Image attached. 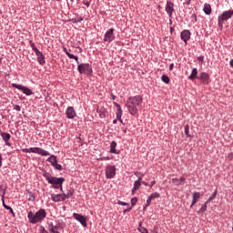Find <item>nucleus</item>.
<instances>
[{"instance_id": "nucleus-1", "label": "nucleus", "mask_w": 233, "mask_h": 233, "mask_svg": "<svg viewBox=\"0 0 233 233\" xmlns=\"http://www.w3.org/2000/svg\"><path fill=\"white\" fill-rule=\"evenodd\" d=\"M143 103L141 96H129L126 102V106L131 116L137 115V106Z\"/></svg>"}, {"instance_id": "nucleus-2", "label": "nucleus", "mask_w": 233, "mask_h": 233, "mask_svg": "<svg viewBox=\"0 0 233 233\" xmlns=\"http://www.w3.org/2000/svg\"><path fill=\"white\" fill-rule=\"evenodd\" d=\"M43 176L46 179V181L49 183V185H52L53 188H56V189L60 188L61 192H63V183H65V177H52L50 173H46V172H45Z\"/></svg>"}, {"instance_id": "nucleus-3", "label": "nucleus", "mask_w": 233, "mask_h": 233, "mask_svg": "<svg viewBox=\"0 0 233 233\" xmlns=\"http://www.w3.org/2000/svg\"><path fill=\"white\" fill-rule=\"evenodd\" d=\"M27 218L29 219V223L35 225V223H39L40 221H43L45 218H46V211L44 208H41L35 215L34 212L29 211Z\"/></svg>"}, {"instance_id": "nucleus-4", "label": "nucleus", "mask_w": 233, "mask_h": 233, "mask_svg": "<svg viewBox=\"0 0 233 233\" xmlns=\"http://www.w3.org/2000/svg\"><path fill=\"white\" fill-rule=\"evenodd\" d=\"M233 15V10H228L223 12L218 18L219 28H223V25H225V21H228L231 19Z\"/></svg>"}, {"instance_id": "nucleus-5", "label": "nucleus", "mask_w": 233, "mask_h": 233, "mask_svg": "<svg viewBox=\"0 0 233 233\" xmlns=\"http://www.w3.org/2000/svg\"><path fill=\"white\" fill-rule=\"evenodd\" d=\"M77 70L79 74H86V76H92L93 70L92 66L89 64H78Z\"/></svg>"}, {"instance_id": "nucleus-6", "label": "nucleus", "mask_w": 233, "mask_h": 233, "mask_svg": "<svg viewBox=\"0 0 233 233\" xmlns=\"http://www.w3.org/2000/svg\"><path fill=\"white\" fill-rule=\"evenodd\" d=\"M11 86L13 88H17V90H21L23 92V94H25V96H32L34 94V92H32V89H30L23 85L13 83L11 85Z\"/></svg>"}, {"instance_id": "nucleus-7", "label": "nucleus", "mask_w": 233, "mask_h": 233, "mask_svg": "<svg viewBox=\"0 0 233 233\" xmlns=\"http://www.w3.org/2000/svg\"><path fill=\"white\" fill-rule=\"evenodd\" d=\"M114 28H110L106 32L103 39L105 43H112V41L116 39V36L114 35Z\"/></svg>"}, {"instance_id": "nucleus-8", "label": "nucleus", "mask_w": 233, "mask_h": 233, "mask_svg": "<svg viewBox=\"0 0 233 233\" xmlns=\"http://www.w3.org/2000/svg\"><path fill=\"white\" fill-rule=\"evenodd\" d=\"M106 179H112L116 177V166H107L106 168Z\"/></svg>"}, {"instance_id": "nucleus-9", "label": "nucleus", "mask_w": 233, "mask_h": 233, "mask_svg": "<svg viewBox=\"0 0 233 233\" xmlns=\"http://www.w3.org/2000/svg\"><path fill=\"white\" fill-rule=\"evenodd\" d=\"M30 153L38 154L39 156H50V152L41 147H29Z\"/></svg>"}, {"instance_id": "nucleus-10", "label": "nucleus", "mask_w": 233, "mask_h": 233, "mask_svg": "<svg viewBox=\"0 0 233 233\" xmlns=\"http://www.w3.org/2000/svg\"><path fill=\"white\" fill-rule=\"evenodd\" d=\"M190 35H192V34L188 29H185L180 33V37L186 45L188 43V41H190Z\"/></svg>"}, {"instance_id": "nucleus-11", "label": "nucleus", "mask_w": 233, "mask_h": 233, "mask_svg": "<svg viewBox=\"0 0 233 233\" xmlns=\"http://www.w3.org/2000/svg\"><path fill=\"white\" fill-rule=\"evenodd\" d=\"M73 218L76 219V221H79L82 227H86V218L85 216L78 213H74Z\"/></svg>"}, {"instance_id": "nucleus-12", "label": "nucleus", "mask_w": 233, "mask_h": 233, "mask_svg": "<svg viewBox=\"0 0 233 233\" xmlns=\"http://www.w3.org/2000/svg\"><path fill=\"white\" fill-rule=\"evenodd\" d=\"M166 12H167L169 19H172V14H174V3H172V1L167 2Z\"/></svg>"}, {"instance_id": "nucleus-13", "label": "nucleus", "mask_w": 233, "mask_h": 233, "mask_svg": "<svg viewBox=\"0 0 233 233\" xmlns=\"http://www.w3.org/2000/svg\"><path fill=\"white\" fill-rule=\"evenodd\" d=\"M198 79H199L201 81L202 85H208V83L210 81V76L208 75V73L202 72L200 74V76L198 77Z\"/></svg>"}, {"instance_id": "nucleus-14", "label": "nucleus", "mask_w": 233, "mask_h": 233, "mask_svg": "<svg viewBox=\"0 0 233 233\" xmlns=\"http://www.w3.org/2000/svg\"><path fill=\"white\" fill-rule=\"evenodd\" d=\"M66 116L67 119H74V117L76 116V109H74L73 106H68L66 110Z\"/></svg>"}, {"instance_id": "nucleus-15", "label": "nucleus", "mask_w": 233, "mask_h": 233, "mask_svg": "<svg viewBox=\"0 0 233 233\" xmlns=\"http://www.w3.org/2000/svg\"><path fill=\"white\" fill-rule=\"evenodd\" d=\"M0 136L6 147H12V144H10V138L12 137V136L9 133L2 132Z\"/></svg>"}, {"instance_id": "nucleus-16", "label": "nucleus", "mask_w": 233, "mask_h": 233, "mask_svg": "<svg viewBox=\"0 0 233 233\" xmlns=\"http://www.w3.org/2000/svg\"><path fill=\"white\" fill-rule=\"evenodd\" d=\"M36 57H37V61L39 63V65H41L42 66L45 65V63H46V61L45 60V55H43V52L39 51L35 53Z\"/></svg>"}, {"instance_id": "nucleus-17", "label": "nucleus", "mask_w": 233, "mask_h": 233, "mask_svg": "<svg viewBox=\"0 0 233 233\" xmlns=\"http://www.w3.org/2000/svg\"><path fill=\"white\" fill-rule=\"evenodd\" d=\"M199 198H201V193H199V192H194L193 193L190 208H192V207H194V205H196V203H198Z\"/></svg>"}, {"instance_id": "nucleus-18", "label": "nucleus", "mask_w": 233, "mask_h": 233, "mask_svg": "<svg viewBox=\"0 0 233 233\" xmlns=\"http://www.w3.org/2000/svg\"><path fill=\"white\" fill-rule=\"evenodd\" d=\"M113 105L116 107V119H120L123 116V109H121V105L117 102H114Z\"/></svg>"}, {"instance_id": "nucleus-19", "label": "nucleus", "mask_w": 233, "mask_h": 233, "mask_svg": "<svg viewBox=\"0 0 233 233\" xmlns=\"http://www.w3.org/2000/svg\"><path fill=\"white\" fill-rule=\"evenodd\" d=\"M116 147H117V142L112 141L110 143V149H109L110 154H119L120 153L117 149H116Z\"/></svg>"}, {"instance_id": "nucleus-20", "label": "nucleus", "mask_w": 233, "mask_h": 233, "mask_svg": "<svg viewBox=\"0 0 233 233\" xmlns=\"http://www.w3.org/2000/svg\"><path fill=\"white\" fill-rule=\"evenodd\" d=\"M66 224L65 222H63V220H57L56 221V225L53 226L54 228H56V230H63V228H65Z\"/></svg>"}, {"instance_id": "nucleus-21", "label": "nucleus", "mask_w": 233, "mask_h": 233, "mask_svg": "<svg viewBox=\"0 0 233 233\" xmlns=\"http://www.w3.org/2000/svg\"><path fill=\"white\" fill-rule=\"evenodd\" d=\"M141 187V182L139 181H135L134 182V187L131 189V196H134V194H136L137 190H139V187Z\"/></svg>"}, {"instance_id": "nucleus-22", "label": "nucleus", "mask_w": 233, "mask_h": 233, "mask_svg": "<svg viewBox=\"0 0 233 233\" xmlns=\"http://www.w3.org/2000/svg\"><path fill=\"white\" fill-rule=\"evenodd\" d=\"M203 10L206 15H210V14H212V6L210 5V4H205Z\"/></svg>"}, {"instance_id": "nucleus-23", "label": "nucleus", "mask_w": 233, "mask_h": 233, "mask_svg": "<svg viewBox=\"0 0 233 233\" xmlns=\"http://www.w3.org/2000/svg\"><path fill=\"white\" fill-rule=\"evenodd\" d=\"M5 194H6V187H5L4 193L1 195V198H2V203H3L4 208H5V210H9L12 208L10 206L5 204Z\"/></svg>"}, {"instance_id": "nucleus-24", "label": "nucleus", "mask_w": 233, "mask_h": 233, "mask_svg": "<svg viewBox=\"0 0 233 233\" xmlns=\"http://www.w3.org/2000/svg\"><path fill=\"white\" fill-rule=\"evenodd\" d=\"M188 79L194 81V79H198V68H193Z\"/></svg>"}, {"instance_id": "nucleus-25", "label": "nucleus", "mask_w": 233, "mask_h": 233, "mask_svg": "<svg viewBox=\"0 0 233 233\" xmlns=\"http://www.w3.org/2000/svg\"><path fill=\"white\" fill-rule=\"evenodd\" d=\"M51 199L55 203H58V201H63L61 198V194H52L51 195Z\"/></svg>"}, {"instance_id": "nucleus-26", "label": "nucleus", "mask_w": 233, "mask_h": 233, "mask_svg": "<svg viewBox=\"0 0 233 233\" xmlns=\"http://www.w3.org/2000/svg\"><path fill=\"white\" fill-rule=\"evenodd\" d=\"M216 196H218V189H215V191L208 198V199L206 201V203H210V201H214V199H216Z\"/></svg>"}, {"instance_id": "nucleus-27", "label": "nucleus", "mask_w": 233, "mask_h": 233, "mask_svg": "<svg viewBox=\"0 0 233 233\" xmlns=\"http://www.w3.org/2000/svg\"><path fill=\"white\" fill-rule=\"evenodd\" d=\"M208 203L205 202L203 206L200 208V209L198 211V214H205L207 212V207Z\"/></svg>"}, {"instance_id": "nucleus-28", "label": "nucleus", "mask_w": 233, "mask_h": 233, "mask_svg": "<svg viewBox=\"0 0 233 233\" xmlns=\"http://www.w3.org/2000/svg\"><path fill=\"white\" fill-rule=\"evenodd\" d=\"M47 161H48V163H51L52 166H54L55 163L57 161V157L56 156L52 155L51 157H49L47 158Z\"/></svg>"}, {"instance_id": "nucleus-29", "label": "nucleus", "mask_w": 233, "mask_h": 233, "mask_svg": "<svg viewBox=\"0 0 233 233\" xmlns=\"http://www.w3.org/2000/svg\"><path fill=\"white\" fill-rule=\"evenodd\" d=\"M67 57H69V59H75V61H76L77 65H79V57L74 54H70L67 53Z\"/></svg>"}, {"instance_id": "nucleus-30", "label": "nucleus", "mask_w": 233, "mask_h": 233, "mask_svg": "<svg viewBox=\"0 0 233 233\" xmlns=\"http://www.w3.org/2000/svg\"><path fill=\"white\" fill-rule=\"evenodd\" d=\"M161 79L166 85H168L170 83V77H168V76L167 75H162Z\"/></svg>"}, {"instance_id": "nucleus-31", "label": "nucleus", "mask_w": 233, "mask_h": 233, "mask_svg": "<svg viewBox=\"0 0 233 233\" xmlns=\"http://www.w3.org/2000/svg\"><path fill=\"white\" fill-rule=\"evenodd\" d=\"M29 45L33 52H35V54L39 51V49H37V47L35 46V44L32 40L29 41Z\"/></svg>"}, {"instance_id": "nucleus-32", "label": "nucleus", "mask_w": 233, "mask_h": 233, "mask_svg": "<svg viewBox=\"0 0 233 233\" xmlns=\"http://www.w3.org/2000/svg\"><path fill=\"white\" fill-rule=\"evenodd\" d=\"M157 198H161V195L157 192H155V193H152L150 196H149V198L152 199H157Z\"/></svg>"}, {"instance_id": "nucleus-33", "label": "nucleus", "mask_w": 233, "mask_h": 233, "mask_svg": "<svg viewBox=\"0 0 233 233\" xmlns=\"http://www.w3.org/2000/svg\"><path fill=\"white\" fill-rule=\"evenodd\" d=\"M188 130H189V127H188V124H187L184 127V132H185L187 137H192V136H190V134L188 133Z\"/></svg>"}, {"instance_id": "nucleus-34", "label": "nucleus", "mask_w": 233, "mask_h": 233, "mask_svg": "<svg viewBox=\"0 0 233 233\" xmlns=\"http://www.w3.org/2000/svg\"><path fill=\"white\" fill-rule=\"evenodd\" d=\"M53 167L56 170H63V166H61V164H58L57 161L54 164Z\"/></svg>"}, {"instance_id": "nucleus-35", "label": "nucleus", "mask_w": 233, "mask_h": 233, "mask_svg": "<svg viewBox=\"0 0 233 233\" xmlns=\"http://www.w3.org/2000/svg\"><path fill=\"white\" fill-rule=\"evenodd\" d=\"M197 59H198L199 65H203V63H205V56H198Z\"/></svg>"}, {"instance_id": "nucleus-36", "label": "nucleus", "mask_w": 233, "mask_h": 233, "mask_svg": "<svg viewBox=\"0 0 233 233\" xmlns=\"http://www.w3.org/2000/svg\"><path fill=\"white\" fill-rule=\"evenodd\" d=\"M137 204V198L134 197L133 198H131V207H136Z\"/></svg>"}, {"instance_id": "nucleus-37", "label": "nucleus", "mask_w": 233, "mask_h": 233, "mask_svg": "<svg viewBox=\"0 0 233 233\" xmlns=\"http://www.w3.org/2000/svg\"><path fill=\"white\" fill-rule=\"evenodd\" d=\"M68 199L74 196V189H69L66 193Z\"/></svg>"}, {"instance_id": "nucleus-38", "label": "nucleus", "mask_w": 233, "mask_h": 233, "mask_svg": "<svg viewBox=\"0 0 233 233\" xmlns=\"http://www.w3.org/2000/svg\"><path fill=\"white\" fill-rule=\"evenodd\" d=\"M117 205H121L122 207H130V204H128L127 202H123L121 200L117 201Z\"/></svg>"}, {"instance_id": "nucleus-39", "label": "nucleus", "mask_w": 233, "mask_h": 233, "mask_svg": "<svg viewBox=\"0 0 233 233\" xmlns=\"http://www.w3.org/2000/svg\"><path fill=\"white\" fill-rule=\"evenodd\" d=\"M172 183L176 185V187H179V179L178 178H172Z\"/></svg>"}, {"instance_id": "nucleus-40", "label": "nucleus", "mask_w": 233, "mask_h": 233, "mask_svg": "<svg viewBox=\"0 0 233 233\" xmlns=\"http://www.w3.org/2000/svg\"><path fill=\"white\" fill-rule=\"evenodd\" d=\"M192 23H197L198 22V15L196 14H193L191 15Z\"/></svg>"}, {"instance_id": "nucleus-41", "label": "nucleus", "mask_w": 233, "mask_h": 233, "mask_svg": "<svg viewBox=\"0 0 233 233\" xmlns=\"http://www.w3.org/2000/svg\"><path fill=\"white\" fill-rule=\"evenodd\" d=\"M14 110H16V112H21V106H19V105H15V106H14Z\"/></svg>"}, {"instance_id": "nucleus-42", "label": "nucleus", "mask_w": 233, "mask_h": 233, "mask_svg": "<svg viewBox=\"0 0 233 233\" xmlns=\"http://www.w3.org/2000/svg\"><path fill=\"white\" fill-rule=\"evenodd\" d=\"M110 157H100V161H110Z\"/></svg>"}, {"instance_id": "nucleus-43", "label": "nucleus", "mask_w": 233, "mask_h": 233, "mask_svg": "<svg viewBox=\"0 0 233 233\" xmlns=\"http://www.w3.org/2000/svg\"><path fill=\"white\" fill-rule=\"evenodd\" d=\"M152 203V198L150 197H147L146 207H148Z\"/></svg>"}, {"instance_id": "nucleus-44", "label": "nucleus", "mask_w": 233, "mask_h": 233, "mask_svg": "<svg viewBox=\"0 0 233 233\" xmlns=\"http://www.w3.org/2000/svg\"><path fill=\"white\" fill-rule=\"evenodd\" d=\"M61 199H62V201H65L66 199H68L67 195L65 194V193L61 194Z\"/></svg>"}, {"instance_id": "nucleus-45", "label": "nucleus", "mask_w": 233, "mask_h": 233, "mask_svg": "<svg viewBox=\"0 0 233 233\" xmlns=\"http://www.w3.org/2000/svg\"><path fill=\"white\" fill-rule=\"evenodd\" d=\"M83 5H85L86 6V8H90V2L84 0Z\"/></svg>"}, {"instance_id": "nucleus-46", "label": "nucleus", "mask_w": 233, "mask_h": 233, "mask_svg": "<svg viewBox=\"0 0 233 233\" xmlns=\"http://www.w3.org/2000/svg\"><path fill=\"white\" fill-rule=\"evenodd\" d=\"M56 231H57L56 228H54V225H51L49 227V232L55 233Z\"/></svg>"}, {"instance_id": "nucleus-47", "label": "nucleus", "mask_w": 233, "mask_h": 233, "mask_svg": "<svg viewBox=\"0 0 233 233\" xmlns=\"http://www.w3.org/2000/svg\"><path fill=\"white\" fill-rule=\"evenodd\" d=\"M135 176H137V177H143V176H145L143 173H141V172H135Z\"/></svg>"}, {"instance_id": "nucleus-48", "label": "nucleus", "mask_w": 233, "mask_h": 233, "mask_svg": "<svg viewBox=\"0 0 233 233\" xmlns=\"http://www.w3.org/2000/svg\"><path fill=\"white\" fill-rule=\"evenodd\" d=\"M130 210H132V207L124 209L123 214H127V212H130Z\"/></svg>"}, {"instance_id": "nucleus-49", "label": "nucleus", "mask_w": 233, "mask_h": 233, "mask_svg": "<svg viewBox=\"0 0 233 233\" xmlns=\"http://www.w3.org/2000/svg\"><path fill=\"white\" fill-rule=\"evenodd\" d=\"M22 152H25V154H30V148H24L22 149Z\"/></svg>"}, {"instance_id": "nucleus-50", "label": "nucleus", "mask_w": 233, "mask_h": 233, "mask_svg": "<svg viewBox=\"0 0 233 233\" xmlns=\"http://www.w3.org/2000/svg\"><path fill=\"white\" fill-rule=\"evenodd\" d=\"M154 185H156V180L151 181L150 185L148 184V187H150V188H152V187H154Z\"/></svg>"}, {"instance_id": "nucleus-51", "label": "nucleus", "mask_w": 233, "mask_h": 233, "mask_svg": "<svg viewBox=\"0 0 233 233\" xmlns=\"http://www.w3.org/2000/svg\"><path fill=\"white\" fill-rule=\"evenodd\" d=\"M180 181V183H185L186 179L184 177H181L179 179H178V182Z\"/></svg>"}, {"instance_id": "nucleus-52", "label": "nucleus", "mask_w": 233, "mask_h": 233, "mask_svg": "<svg viewBox=\"0 0 233 233\" xmlns=\"http://www.w3.org/2000/svg\"><path fill=\"white\" fill-rule=\"evenodd\" d=\"M169 70H170V72H172V70H174V64L169 65Z\"/></svg>"}, {"instance_id": "nucleus-53", "label": "nucleus", "mask_w": 233, "mask_h": 233, "mask_svg": "<svg viewBox=\"0 0 233 233\" xmlns=\"http://www.w3.org/2000/svg\"><path fill=\"white\" fill-rule=\"evenodd\" d=\"M1 167H3V157H1V155H0V168H1Z\"/></svg>"}, {"instance_id": "nucleus-54", "label": "nucleus", "mask_w": 233, "mask_h": 233, "mask_svg": "<svg viewBox=\"0 0 233 233\" xmlns=\"http://www.w3.org/2000/svg\"><path fill=\"white\" fill-rule=\"evenodd\" d=\"M9 212H10V214H12L13 216H15V213H14V209H13L12 208L9 209Z\"/></svg>"}, {"instance_id": "nucleus-55", "label": "nucleus", "mask_w": 233, "mask_h": 233, "mask_svg": "<svg viewBox=\"0 0 233 233\" xmlns=\"http://www.w3.org/2000/svg\"><path fill=\"white\" fill-rule=\"evenodd\" d=\"M64 52L65 54L67 56V54H70V52H68V50L66 49V47H64Z\"/></svg>"}, {"instance_id": "nucleus-56", "label": "nucleus", "mask_w": 233, "mask_h": 233, "mask_svg": "<svg viewBox=\"0 0 233 233\" xmlns=\"http://www.w3.org/2000/svg\"><path fill=\"white\" fill-rule=\"evenodd\" d=\"M0 192H3V194H5V188L3 189V186L0 185Z\"/></svg>"}, {"instance_id": "nucleus-57", "label": "nucleus", "mask_w": 233, "mask_h": 233, "mask_svg": "<svg viewBox=\"0 0 233 233\" xmlns=\"http://www.w3.org/2000/svg\"><path fill=\"white\" fill-rule=\"evenodd\" d=\"M142 177H138L137 180H136V181H138V183H141L142 182L141 180L143 179Z\"/></svg>"}, {"instance_id": "nucleus-58", "label": "nucleus", "mask_w": 233, "mask_h": 233, "mask_svg": "<svg viewBox=\"0 0 233 233\" xmlns=\"http://www.w3.org/2000/svg\"><path fill=\"white\" fill-rule=\"evenodd\" d=\"M228 157H229V159H233V153H229Z\"/></svg>"}, {"instance_id": "nucleus-59", "label": "nucleus", "mask_w": 233, "mask_h": 233, "mask_svg": "<svg viewBox=\"0 0 233 233\" xmlns=\"http://www.w3.org/2000/svg\"><path fill=\"white\" fill-rule=\"evenodd\" d=\"M141 185H145V187H148V184L147 182H145V181H142Z\"/></svg>"}, {"instance_id": "nucleus-60", "label": "nucleus", "mask_w": 233, "mask_h": 233, "mask_svg": "<svg viewBox=\"0 0 233 233\" xmlns=\"http://www.w3.org/2000/svg\"><path fill=\"white\" fill-rule=\"evenodd\" d=\"M229 66H231V68H233V59L230 60Z\"/></svg>"}, {"instance_id": "nucleus-61", "label": "nucleus", "mask_w": 233, "mask_h": 233, "mask_svg": "<svg viewBox=\"0 0 233 233\" xmlns=\"http://www.w3.org/2000/svg\"><path fill=\"white\" fill-rule=\"evenodd\" d=\"M100 117H106L105 113H101Z\"/></svg>"}, {"instance_id": "nucleus-62", "label": "nucleus", "mask_w": 233, "mask_h": 233, "mask_svg": "<svg viewBox=\"0 0 233 233\" xmlns=\"http://www.w3.org/2000/svg\"><path fill=\"white\" fill-rule=\"evenodd\" d=\"M191 0H187L186 5H190Z\"/></svg>"}, {"instance_id": "nucleus-63", "label": "nucleus", "mask_w": 233, "mask_h": 233, "mask_svg": "<svg viewBox=\"0 0 233 233\" xmlns=\"http://www.w3.org/2000/svg\"><path fill=\"white\" fill-rule=\"evenodd\" d=\"M111 97L113 100L116 99V96H114V94H111Z\"/></svg>"}, {"instance_id": "nucleus-64", "label": "nucleus", "mask_w": 233, "mask_h": 233, "mask_svg": "<svg viewBox=\"0 0 233 233\" xmlns=\"http://www.w3.org/2000/svg\"><path fill=\"white\" fill-rule=\"evenodd\" d=\"M174 27H170V33L172 34V32H174Z\"/></svg>"}]
</instances>
